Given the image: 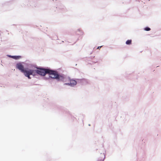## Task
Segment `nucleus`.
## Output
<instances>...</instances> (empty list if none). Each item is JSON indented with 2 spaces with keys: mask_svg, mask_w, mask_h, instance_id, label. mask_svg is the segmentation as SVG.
<instances>
[{
  "mask_svg": "<svg viewBox=\"0 0 161 161\" xmlns=\"http://www.w3.org/2000/svg\"><path fill=\"white\" fill-rule=\"evenodd\" d=\"M16 68L23 73L25 76L28 78V79L31 78L30 75H34L35 71L34 70L29 69L28 68L24 69V66L21 63H19L16 64Z\"/></svg>",
  "mask_w": 161,
  "mask_h": 161,
  "instance_id": "f257e3e1",
  "label": "nucleus"
},
{
  "mask_svg": "<svg viewBox=\"0 0 161 161\" xmlns=\"http://www.w3.org/2000/svg\"><path fill=\"white\" fill-rule=\"evenodd\" d=\"M34 70L35 71V74L33 75H35L36 73L42 76H44L46 74H48L50 77L52 75L53 71L48 69H40L39 70Z\"/></svg>",
  "mask_w": 161,
  "mask_h": 161,
  "instance_id": "f03ea898",
  "label": "nucleus"
},
{
  "mask_svg": "<svg viewBox=\"0 0 161 161\" xmlns=\"http://www.w3.org/2000/svg\"><path fill=\"white\" fill-rule=\"evenodd\" d=\"M51 78L53 79H57L58 80L62 81H64L65 79V78L63 76L58 75V72L54 71H53V72L52 75L51 76Z\"/></svg>",
  "mask_w": 161,
  "mask_h": 161,
  "instance_id": "7ed1b4c3",
  "label": "nucleus"
},
{
  "mask_svg": "<svg viewBox=\"0 0 161 161\" xmlns=\"http://www.w3.org/2000/svg\"><path fill=\"white\" fill-rule=\"evenodd\" d=\"M77 84L76 81L74 80H70V83H65L66 85H70L71 86H74Z\"/></svg>",
  "mask_w": 161,
  "mask_h": 161,
  "instance_id": "20e7f679",
  "label": "nucleus"
},
{
  "mask_svg": "<svg viewBox=\"0 0 161 161\" xmlns=\"http://www.w3.org/2000/svg\"><path fill=\"white\" fill-rule=\"evenodd\" d=\"M100 157L98 158L97 161H103L105 158V155L104 153H101Z\"/></svg>",
  "mask_w": 161,
  "mask_h": 161,
  "instance_id": "39448f33",
  "label": "nucleus"
},
{
  "mask_svg": "<svg viewBox=\"0 0 161 161\" xmlns=\"http://www.w3.org/2000/svg\"><path fill=\"white\" fill-rule=\"evenodd\" d=\"M132 41L131 40H128L126 42V43L127 45H130L131 44Z\"/></svg>",
  "mask_w": 161,
  "mask_h": 161,
  "instance_id": "423d86ee",
  "label": "nucleus"
},
{
  "mask_svg": "<svg viewBox=\"0 0 161 161\" xmlns=\"http://www.w3.org/2000/svg\"><path fill=\"white\" fill-rule=\"evenodd\" d=\"M11 57L15 59H18L20 58L21 57L20 56H12Z\"/></svg>",
  "mask_w": 161,
  "mask_h": 161,
  "instance_id": "0eeeda50",
  "label": "nucleus"
},
{
  "mask_svg": "<svg viewBox=\"0 0 161 161\" xmlns=\"http://www.w3.org/2000/svg\"><path fill=\"white\" fill-rule=\"evenodd\" d=\"M150 30V28L148 27H147L145 28V30L146 31H149Z\"/></svg>",
  "mask_w": 161,
  "mask_h": 161,
  "instance_id": "6e6552de",
  "label": "nucleus"
},
{
  "mask_svg": "<svg viewBox=\"0 0 161 161\" xmlns=\"http://www.w3.org/2000/svg\"><path fill=\"white\" fill-rule=\"evenodd\" d=\"M102 47V46L98 47L97 48V49H100Z\"/></svg>",
  "mask_w": 161,
  "mask_h": 161,
  "instance_id": "1a4fd4ad",
  "label": "nucleus"
}]
</instances>
